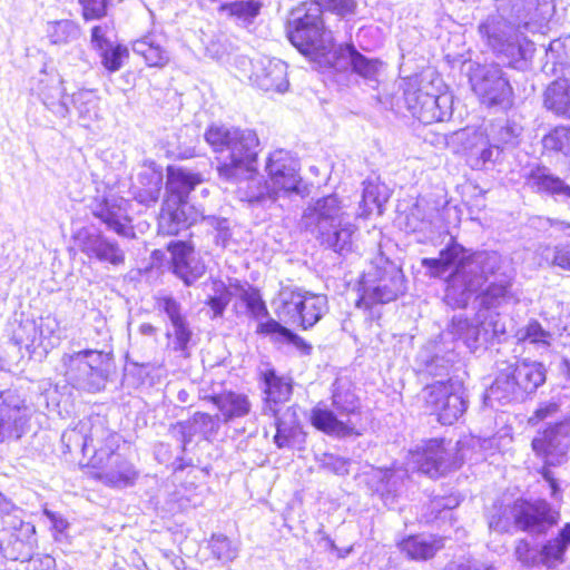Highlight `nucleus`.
I'll list each match as a JSON object with an SVG mask.
<instances>
[{
    "label": "nucleus",
    "instance_id": "obj_1",
    "mask_svg": "<svg viewBox=\"0 0 570 570\" xmlns=\"http://www.w3.org/2000/svg\"><path fill=\"white\" fill-rule=\"evenodd\" d=\"M422 266L431 277L445 278V302L453 307H465L472 296L485 284L478 296L481 307L491 309L520 302L513 288V276L504 268V261L497 252H476L466 256L458 243H451L439 257L423 258Z\"/></svg>",
    "mask_w": 570,
    "mask_h": 570
},
{
    "label": "nucleus",
    "instance_id": "obj_2",
    "mask_svg": "<svg viewBox=\"0 0 570 570\" xmlns=\"http://www.w3.org/2000/svg\"><path fill=\"white\" fill-rule=\"evenodd\" d=\"M205 140L217 155L220 178L237 183L255 171L259 139L254 130L212 125L205 131Z\"/></svg>",
    "mask_w": 570,
    "mask_h": 570
},
{
    "label": "nucleus",
    "instance_id": "obj_3",
    "mask_svg": "<svg viewBox=\"0 0 570 570\" xmlns=\"http://www.w3.org/2000/svg\"><path fill=\"white\" fill-rule=\"evenodd\" d=\"M301 226L337 253L351 250L352 236L356 230L336 195L309 203L303 212Z\"/></svg>",
    "mask_w": 570,
    "mask_h": 570
},
{
    "label": "nucleus",
    "instance_id": "obj_4",
    "mask_svg": "<svg viewBox=\"0 0 570 570\" xmlns=\"http://www.w3.org/2000/svg\"><path fill=\"white\" fill-rule=\"evenodd\" d=\"M287 36L304 55L326 56L334 48L332 31L324 27L320 7L313 2H303L291 11Z\"/></svg>",
    "mask_w": 570,
    "mask_h": 570
},
{
    "label": "nucleus",
    "instance_id": "obj_5",
    "mask_svg": "<svg viewBox=\"0 0 570 570\" xmlns=\"http://www.w3.org/2000/svg\"><path fill=\"white\" fill-rule=\"evenodd\" d=\"M479 33L497 57L507 60L514 69H524L535 50L531 40L499 14L482 21Z\"/></svg>",
    "mask_w": 570,
    "mask_h": 570
},
{
    "label": "nucleus",
    "instance_id": "obj_6",
    "mask_svg": "<svg viewBox=\"0 0 570 570\" xmlns=\"http://www.w3.org/2000/svg\"><path fill=\"white\" fill-rule=\"evenodd\" d=\"M546 381V368L538 362L508 364L501 368L485 394L490 406L523 401Z\"/></svg>",
    "mask_w": 570,
    "mask_h": 570
},
{
    "label": "nucleus",
    "instance_id": "obj_7",
    "mask_svg": "<svg viewBox=\"0 0 570 570\" xmlns=\"http://www.w3.org/2000/svg\"><path fill=\"white\" fill-rule=\"evenodd\" d=\"M111 357L97 350L65 353L58 371L66 382L78 390L98 392L107 382Z\"/></svg>",
    "mask_w": 570,
    "mask_h": 570
},
{
    "label": "nucleus",
    "instance_id": "obj_8",
    "mask_svg": "<svg viewBox=\"0 0 570 570\" xmlns=\"http://www.w3.org/2000/svg\"><path fill=\"white\" fill-rule=\"evenodd\" d=\"M333 410L315 407L312 411V423L327 434L337 436L352 435L355 432L353 417L357 415L360 401L347 381L337 379L333 384Z\"/></svg>",
    "mask_w": 570,
    "mask_h": 570
},
{
    "label": "nucleus",
    "instance_id": "obj_9",
    "mask_svg": "<svg viewBox=\"0 0 570 570\" xmlns=\"http://www.w3.org/2000/svg\"><path fill=\"white\" fill-rule=\"evenodd\" d=\"M557 523V514L544 500H517L511 507L493 513L489 527L498 532H508L512 525L530 533H541Z\"/></svg>",
    "mask_w": 570,
    "mask_h": 570
},
{
    "label": "nucleus",
    "instance_id": "obj_10",
    "mask_svg": "<svg viewBox=\"0 0 570 570\" xmlns=\"http://www.w3.org/2000/svg\"><path fill=\"white\" fill-rule=\"evenodd\" d=\"M401 97H392L389 107L401 112L405 108L412 117L424 125L444 121L452 116V96L449 94L431 95L421 90L413 80H404ZM387 105V102H385Z\"/></svg>",
    "mask_w": 570,
    "mask_h": 570
},
{
    "label": "nucleus",
    "instance_id": "obj_11",
    "mask_svg": "<svg viewBox=\"0 0 570 570\" xmlns=\"http://www.w3.org/2000/svg\"><path fill=\"white\" fill-rule=\"evenodd\" d=\"M466 445L464 442L429 440L410 451L409 464L430 478H439L454 471L464 462Z\"/></svg>",
    "mask_w": 570,
    "mask_h": 570
},
{
    "label": "nucleus",
    "instance_id": "obj_12",
    "mask_svg": "<svg viewBox=\"0 0 570 570\" xmlns=\"http://www.w3.org/2000/svg\"><path fill=\"white\" fill-rule=\"evenodd\" d=\"M327 311L325 295L302 289H283L279 293L275 312L285 323L296 324L307 330L314 326Z\"/></svg>",
    "mask_w": 570,
    "mask_h": 570
},
{
    "label": "nucleus",
    "instance_id": "obj_13",
    "mask_svg": "<svg viewBox=\"0 0 570 570\" xmlns=\"http://www.w3.org/2000/svg\"><path fill=\"white\" fill-rule=\"evenodd\" d=\"M422 399L426 411L436 415L438 421L444 425L453 424L466 410L462 384L453 379L426 385Z\"/></svg>",
    "mask_w": 570,
    "mask_h": 570
},
{
    "label": "nucleus",
    "instance_id": "obj_14",
    "mask_svg": "<svg viewBox=\"0 0 570 570\" xmlns=\"http://www.w3.org/2000/svg\"><path fill=\"white\" fill-rule=\"evenodd\" d=\"M405 291L404 275L401 268L392 263H386L374 274L367 273L360 282L358 307L370 308L374 304H386L394 301Z\"/></svg>",
    "mask_w": 570,
    "mask_h": 570
},
{
    "label": "nucleus",
    "instance_id": "obj_15",
    "mask_svg": "<svg viewBox=\"0 0 570 570\" xmlns=\"http://www.w3.org/2000/svg\"><path fill=\"white\" fill-rule=\"evenodd\" d=\"M469 80L480 102L487 107L509 108L513 102V89L499 65H475Z\"/></svg>",
    "mask_w": 570,
    "mask_h": 570
},
{
    "label": "nucleus",
    "instance_id": "obj_16",
    "mask_svg": "<svg viewBox=\"0 0 570 570\" xmlns=\"http://www.w3.org/2000/svg\"><path fill=\"white\" fill-rule=\"evenodd\" d=\"M265 170L268 174V181L272 186L259 187L261 193L256 194L255 198H262V195L287 197L291 194L298 193L301 181L298 163L288 151L277 149L271 153Z\"/></svg>",
    "mask_w": 570,
    "mask_h": 570
},
{
    "label": "nucleus",
    "instance_id": "obj_17",
    "mask_svg": "<svg viewBox=\"0 0 570 570\" xmlns=\"http://www.w3.org/2000/svg\"><path fill=\"white\" fill-rule=\"evenodd\" d=\"M117 445L111 449L100 446V450H96L91 455L88 464L97 470L95 475L104 484L117 489L132 487L139 472L134 464L115 451Z\"/></svg>",
    "mask_w": 570,
    "mask_h": 570
},
{
    "label": "nucleus",
    "instance_id": "obj_18",
    "mask_svg": "<svg viewBox=\"0 0 570 570\" xmlns=\"http://www.w3.org/2000/svg\"><path fill=\"white\" fill-rule=\"evenodd\" d=\"M61 442L68 452L79 449L83 456H91L100 446H116L118 436L110 432L100 419H96L92 422L81 421L76 428L65 431Z\"/></svg>",
    "mask_w": 570,
    "mask_h": 570
},
{
    "label": "nucleus",
    "instance_id": "obj_19",
    "mask_svg": "<svg viewBox=\"0 0 570 570\" xmlns=\"http://www.w3.org/2000/svg\"><path fill=\"white\" fill-rule=\"evenodd\" d=\"M548 428L532 441L533 451L549 466L561 464L567 458L570 443V416L548 423Z\"/></svg>",
    "mask_w": 570,
    "mask_h": 570
},
{
    "label": "nucleus",
    "instance_id": "obj_20",
    "mask_svg": "<svg viewBox=\"0 0 570 570\" xmlns=\"http://www.w3.org/2000/svg\"><path fill=\"white\" fill-rule=\"evenodd\" d=\"M128 206L127 199L112 193L97 196L90 205L92 215L99 218L108 229L121 237L131 238L135 232Z\"/></svg>",
    "mask_w": 570,
    "mask_h": 570
},
{
    "label": "nucleus",
    "instance_id": "obj_21",
    "mask_svg": "<svg viewBox=\"0 0 570 570\" xmlns=\"http://www.w3.org/2000/svg\"><path fill=\"white\" fill-rule=\"evenodd\" d=\"M458 354L453 342L443 343L441 336L428 342L417 353L415 365L420 373L434 377L450 374L456 362Z\"/></svg>",
    "mask_w": 570,
    "mask_h": 570
},
{
    "label": "nucleus",
    "instance_id": "obj_22",
    "mask_svg": "<svg viewBox=\"0 0 570 570\" xmlns=\"http://www.w3.org/2000/svg\"><path fill=\"white\" fill-rule=\"evenodd\" d=\"M30 419V409L14 391H0V442L19 439Z\"/></svg>",
    "mask_w": 570,
    "mask_h": 570
},
{
    "label": "nucleus",
    "instance_id": "obj_23",
    "mask_svg": "<svg viewBox=\"0 0 570 570\" xmlns=\"http://www.w3.org/2000/svg\"><path fill=\"white\" fill-rule=\"evenodd\" d=\"M570 546V522L560 531L559 535L548 541L540 552L532 549L530 544L520 540L515 547V557L524 567H535L539 564L552 567L556 562L561 561L568 547Z\"/></svg>",
    "mask_w": 570,
    "mask_h": 570
},
{
    "label": "nucleus",
    "instance_id": "obj_24",
    "mask_svg": "<svg viewBox=\"0 0 570 570\" xmlns=\"http://www.w3.org/2000/svg\"><path fill=\"white\" fill-rule=\"evenodd\" d=\"M249 80L264 91L285 92L289 86L287 65L276 58H255L252 60Z\"/></svg>",
    "mask_w": 570,
    "mask_h": 570
},
{
    "label": "nucleus",
    "instance_id": "obj_25",
    "mask_svg": "<svg viewBox=\"0 0 570 570\" xmlns=\"http://www.w3.org/2000/svg\"><path fill=\"white\" fill-rule=\"evenodd\" d=\"M404 228L417 235L419 243L433 240L442 228L439 209L423 199L417 200L405 216Z\"/></svg>",
    "mask_w": 570,
    "mask_h": 570
},
{
    "label": "nucleus",
    "instance_id": "obj_26",
    "mask_svg": "<svg viewBox=\"0 0 570 570\" xmlns=\"http://www.w3.org/2000/svg\"><path fill=\"white\" fill-rule=\"evenodd\" d=\"M31 90L56 117L66 118L70 114V109L63 100L62 78L57 71L41 70L35 78Z\"/></svg>",
    "mask_w": 570,
    "mask_h": 570
},
{
    "label": "nucleus",
    "instance_id": "obj_27",
    "mask_svg": "<svg viewBox=\"0 0 570 570\" xmlns=\"http://www.w3.org/2000/svg\"><path fill=\"white\" fill-rule=\"evenodd\" d=\"M79 248L88 258H95L100 263L119 266L125 263V253L118 243L108 239L101 233L80 230L77 236Z\"/></svg>",
    "mask_w": 570,
    "mask_h": 570
},
{
    "label": "nucleus",
    "instance_id": "obj_28",
    "mask_svg": "<svg viewBox=\"0 0 570 570\" xmlns=\"http://www.w3.org/2000/svg\"><path fill=\"white\" fill-rule=\"evenodd\" d=\"M36 528L23 520L22 510L12 504V509L0 511V548L10 544H32Z\"/></svg>",
    "mask_w": 570,
    "mask_h": 570
},
{
    "label": "nucleus",
    "instance_id": "obj_29",
    "mask_svg": "<svg viewBox=\"0 0 570 570\" xmlns=\"http://www.w3.org/2000/svg\"><path fill=\"white\" fill-rule=\"evenodd\" d=\"M202 216L188 203L176 204L171 199H164L158 217V230L164 235H177L195 224Z\"/></svg>",
    "mask_w": 570,
    "mask_h": 570
},
{
    "label": "nucleus",
    "instance_id": "obj_30",
    "mask_svg": "<svg viewBox=\"0 0 570 570\" xmlns=\"http://www.w3.org/2000/svg\"><path fill=\"white\" fill-rule=\"evenodd\" d=\"M171 254L173 271L190 286L205 273V264L196 256L194 248L185 242H171L168 245Z\"/></svg>",
    "mask_w": 570,
    "mask_h": 570
},
{
    "label": "nucleus",
    "instance_id": "obj_31",
    "mask_svg": "<svg viewBox=\"0 0 570 570\" xmlns=\"http://www.w3.org/2000/svg\"><path fill=\"white\" fill-rule=\"evenodd\" d=\"M456 137L463 144L468 161L473 169L484 168L487 164L494 161V154L499 155L500 146L490 145L482 131L462 130L456 134Z\"/></svg>",
    "mask_w": 570,
    "mask_h": 570
},
{
    "label": "nucleus",
    "instance_id": "obj_32",
    "mask_svg": "<svg viewBox=\"0 0 570 570\" xmlns=\"http://www.w3.org/2000/svg\"><path fill=\"white\" fill-rule=\"evenodd\" d=\"M527 185L537 193H543L556 200L570 204V185L550 173L546 167L531 169L525 179Z\"/></svg>",
    "mask_w": 570,
    "mask_h": 570
},
{
    "label": "nucleus",
    "instance_id": "obj_33",
    "mask_svg": "<svg viewBox=\"0 0 570 570\" xmlns=\"http://www.w3.org/2000/svg\"><path fill=\"white\" fill-rule=\"evenodd\" d=\"M200 181L202 178L198 174L180 167L169 166L167 168L165 199H171L176 204L187 203L188 195Z\"/></svg>",
    "mask_w": 570,
    "mask_h": 570
},
{
    "label": "nucleus",
    "instance_id": "obj_34",
    "mask_svg": "<svg viewBox=\"0 0 570 570\" xmlns=\"http://www.w3.org/2000/svg\"><path fill=\"white\" fill-rule=\"evenodd\" d=\"M480 326L470 322L462 316H453L450 325L443 331L440 336L443 343L453 342L456 347V342L461 341L470 351L478 348L480 338Z\"/></svg>",
    "mask_w": 570,
    "mask_h": 570
},
{
    "label": "nucleus",
    "instance_id": "obj_35",
    "mask_svg": "<svg viewBox=\"0 0 570 570\" xmlns=\"http://www.w3.org/2000/svg\"><path fill=\"white\" fill-rule=\"evenodd\" d=\"M163 173L155 168H145L138 175V185L134 186L135 199L147 207L155 205L161 193Z\"/></svg>",
    "mask_w": 570,
    "mask_h": 570
},
{
    "label": "nucleus",
    "instance_id": "obj_36",
    "mask_svg": "<svg viewBox=\"0 0 570 570\" xmlns=\"http://www.w3.org/2000/svg\"><path fill=\"white\" fill-rule=\"evenodd\" d=\"M212 401L219 410L225 423L246 416L252 409L247 395L232 391L214 395Z\"/></svg>",
    "mask_w": 570,
    "mask_h": 570
},
{
    "label": "nucleus",
    "instance_id": "obj_37",
    "mask_svg": "<svg viewBox=\"0 0 570 570\" xmlns=\"http://www.w3.org/2000/svg\"><path fill=\"white\" fill-rule=\"evenodd\" d=\"M544 106L558 116L570 118V81L559 79L548 86Z\"/></svg>",
    "mask_w": 570,
    "mask_h": 570
},
{
    "label": "nucleus",
    "instance_id": "obj_38",
    "mask_svg": "<svg viewBox=\"0 0 570 570\" xmlns=\"http://www.w3.org/2000/svg\"><path fill=\"white\" fill-rule=\"evenodd\" d=\"M363 186L358 216L367 217L375 209L382 214V207L390 197L387 187L375 180H365Z\"/></svg>",
    "mask_w": 570,
    "mask_h": 570
},
{
    "label": "nucleus",
    "instance_id": "obj_39",
    "mask_svg": "<svg viewBox=\"0 0 570 570\" xmlns=\"http://www.w3.org/2000/svg\"><path fill=\"white\" fill-rule=\"evenodd\" d=\"M132 51L141 56L150 67H163L168 60L167 51L160 46L153 35L145 36L132 42Z\"/></svg>",
    "mask_w": 570,
    "mask_h": 570
},
{
    "label": "nucleus",
    "instance_id": "obj_40",
    "mask_svg": "<svg viewBox=\"0 0 570 570\" xmlns=\"http://www.w3.org/2000/svg\"><path fill=\"white\" fill-rule=\"evenodd\" d=\"M71 101L81 120L94 121L99 118L100 98L96 90L79 89L71 95Z\"/></svg>",
    "mask_w": 570,
    "mask_h": 570
},
{
    "label": "nucleus",
    "instance_id": "obj_41",
    "mask_svg": "<svg viewBox=\"0 0 570 570\" xmlns=\"http://www.w3.org/2000/svg\"><path fill=\"white\" fill-rule=\"evenodd\" d=\"M344 52L355 73L368 81L377 79L382 62L377 59L367 58L356 51L353 46H346Z\"/></svg>",
    "mask_w": 570,
    "mask_h": 570
},
{
    "label": "nucleus",
    "instance_id": "obj_42",
    "mask_svg": "<svg viewBox=\"0 0 570 570\" xmlns=\"http://www.w3.org/2000/svg\"><path fill=\"white\" fill-rule=\"evenodd\" d=\"M517 337L521 342L529 343L538 351H548L553 341V334L542 327L537 320H531L519 328Z\"/></svg>",
    "mask_w": 570,
    "mask_h": 570
},
{
    "label": "nucleus",
    "instance_id": "obj_43",
    "mask_svg": "<svg viewBox=\"0 0 570 570\" xmlns=\"http://www.w3.org/2000/svg\"><path fill=\"white\" fill-rule=\"evenodd\" d=\"M436 540L422 537H410L400 543V549L412 560H428L441 549Z\"/></svg>",
    "mask_w": 570,
    "mask_h": 570
},
{
    "label": "nucleus",
    "instance_id": "obj_44",
    "mask_svg": "<svg viewBox=\"0 0 570 570\" xmlns=\"http://www.w3.org/2000/svg\"><path fill=\"white\" fill-rule=\"evenodd\" d=\"M46 33L52 45H67L77 40L80 36V28L71 20L49 21Z\"/></svg>",
    "mask_w": 570,
    "mask_h": 570
},
{
    "label": "nucleus",
    "instance_id": "obj_45",
    "mask_svg": "<svg viewBox=\"0 0 570 570\" xmlns=\"http://www.w3.org/2000/svg\"><path fill=\"white\" fill-rule=\"evenodd\" d=\"M529 226L550 237L570 238V222L546 216H532L529 218Z\"/></svg>",
    "mask_w": 570,
    "mask_h": 570
},
{
    "label": "nucleus",
    "instance_id": "obj_46",
    "mask_svg": "<svg viewBox=\"0 0 570 570\" xmlns=\"http://www.w3.org/2000/svg\"><path fill=\"white\" fill-rule=\"evenodd\" d=\"M265 393L267 403L277 404L286 401L292 393V386L282 377L277 376L274 371H267L264 374Z\"/></svg>",
    "mask_w": 570,
    "mask_h": 570
},
{
    "label": "nucleus",
    "instance_id": "obj_47",
    "mask_svg": "<svg viewBox=\"0 0 570 570\" xmlns=\"http://www.w3.org/2000/svg\"><path fill=\"white\" fill-rule=\"evenodd\" d=\"M542 145L547 151L570 157V127H556L543 137Z\"/></svg>",
    "mask_w": 570,
    "mask_h": 570
},
{
    "label": "nucleus",
    "instance_id": "obj_48",
    "mask_svg": "<svg viewBox=\"0 0 570 570\" xmlns=\"http://www.w3.org/2000/svg\"><path fill=\"white\" fill-rule=\"evenodd\" d=\"M522 126L514 121L507 119L502 122H498L492 127L493 140L500 145L515 146L522 134Z\"/></svg>",
    "mask_w": 570,
    "mask_h": 570
},
{
    "label": "nucleus",
    "instance_id": "obj_49",
    "mask_svg": "<svg viewBox=\"0 0 570 570\" xmlns=\"http://www.w3.org/2000/svg\"><path fill=\"white\" fill-rule=\"evenodd\" d=\"M220 422L219 415L196 412L191 419V429L195 433L202 434L204 439L212 440L217 435Z\"/></svg>",
    "mask_w": 570,
    "mask_h": 570
},
{
    "label": "nucleus",
    "instance_id": "obj_50",
    "mask_svg": "<svg viewBox=\"0 0 570 570\" xmlns=\"http://www.w3.org/2000/svg\"><path fill=\"white\" fill-rule=\"evenodd\" d=\"M542 259L552 266L570 272V243L546 246L541 252Z\"/></svg>",
    "mask_w": 570,
    "mask_h": 570
},
{
    "label": "nucleus",
    "instance_id": "obj_51",
    "mask_svg": "<svg viewBox=\"0 0 570 570\" xmlns=\"http://www.w3.org/2000/svg\"><path fill=\"white\" fill-rule=\"evenodd\" d=\"M98 52L101 59V65L109 72L118 71L122 67L124 61L129 57L127 47L122 45L111 43Z\"/></svg>",
    "mask_w": 570,
    "mask_h": 570
},
{
    "label": "nucleus",
    "instance_id": "obj_52",
    "mask_svg": "<svg viewBox=\"0 0 570 570\" xmlns=\"http://www.w3.org/2000/svg\"><path fill=\"white\" fill-rule=\"evenodd\" d=\"M171 331H167L166 336L173 338V350L187 355L188 344L191 340L193 332L187 318L170 324Z\"/></svg>",
    "mask_w": 570,
    "mask_h": 570
},
{
    "label": "nucleus",
    "instance_id": "obj_53",
    "mask_svg": "<svg viewBox=\"0 0 570 570\" xmlns=\"http://www.w3.org/2000/svg\"><path fill=\"white\" fill-rule=\"evenodd\" d=\"M276 429L274 440L278 448H289L301 433L298 425L295 424L294 421L286 422L282 419H277Z\"/></svg>",
    "mask_w": 570,
    "mask_h": 570
},
{
    "label": "nucleus",
    "instance_id": "obj_54",
    "mask_svg": "<svg viewBox=\"0 0 570 570\" xmlns=\"http://www.w3.org/2000/svg\"><path fill=\"white\" fill-rule=\"evenodd\" d=\"M156 308L167 316V320L170 324L187 318L183 313L181 304L173 296L157 297Z\"/></svg>",
    "mask_w": 570,
    "mask_h": 570
},
{
    "label": "nucleus",
    "instance_id": "obj_55",
    "mask_svg": "<svg viewBox=\"0 0 570 570\" xmlns=\"http://www.w3.org/2000/svg\"><path fill=\"white\" fill-rule=\"evenodd\" d=\"M40 336L49 340V344L57 345L63 338V330L56 316L42 317L39 324Z\"/></svg>",
    "mask_w": 570,
    "mask_h": 570
},
{
    "label": "nucleus",
    "instance_id": "obj_56",
    "mask_svg": "<svg viewBox=\"0 0 570 570\" xmlns=\"http://www.w3.org/2000/svg\"><path fill=\"white\" fill-rule=\"evenodd\" d=\"M43 514L51 523V531L55 540L57 542H68V530L70 528L68 520L62 514L53 512L47 508L43 509Z\"/></svg>",
    "mask_w": 570,
    "mask_h": 570
},
{
    "label": "nucleus",
    "instance_id": "obj_57",
    "mask_svg": "<svg viewBox=\"0 0 570 570\" xmlns=\"http://www.w3.org/2000/svg\"><path fill=\"white\" fill-rule=\"evenodd\" d=\"M212 551L218 560L230 561L237 554L236 547L223 534H214L210 542Z\"/></svg>",
    "mask_w": 570,
    "mask_h": 570
},
{
    "label": "nucleus",
    "instance_id": "obj_58",
    "mask_svg": "<svg viewBox=\"0 0 570 570\" xmlns=\"http://www.w3.org/2000/svg\"><path fill=\"white\" fill-rule=\"evenodd\" d=\"M313 3L320 7V11H331L337 16L345 17L354 12L355 0H314Z\"/></svg>",
    "mask_w": 570,
    "mask_h": 570
},
{
    "label": "nucleus",
    "instance_id": "obj_59",
    "mask_svg": "<svg viewBox=\"0 0 570 570\" xmlns=\"http://www.w3.org/2000/svg\"><path fill=\"white\" fill-rule=\"evenodd\" d=\"M215 295L209 296L206 304L210 307L214 313V317L222 316L227 304L229 303V293L222 282L214 283Z\"/></svg>",
    "mask_w": 570,
    "mask_h": 570
},
{
    "label": "nucleus",
    "instance_id": "obj_60",
    "mask_svg": "<svg viewBox=\"0 0 570 570\" xmlns=\"http://www.w3.org/2000/svg\"><path fill=\"white\" fill-rule=\"evenodd\" d=\"M262 186H272V184L269 181L263 180L261 178H250L247 180L246 199L249 203H259V204L266 205L267 203L274 204L279 198H282L281 196H275V197L271 196L269 197V195L268 196L262 195V198L253 197V196H256V194L261 193L259 187H262Z\"/></svg>",
    "mask_w": 570,
    "mask_h": 570
},
{
    "label": "nucleus",
    "instance_id": "obj_61",
    "mask_svg": "<svg viewBox=\"0 0 570 570\" xmlns=\"http://www.w3.org/2000/svg\"><path fill=\"white\" fill-rule=\"evenodd\" d=\"M202 219L217 232L215 236L216 244L225 247L230 238L228 220L216 216H202Z\"/></svg>",
    "mask_w": 570,
    "mask_h": 570
},
{
    "label": "nucleus",
    "instance_id": "obj_62",
    "mask_svg": "<svg viewBox=\"0 0 570 570\" xmlns=\"http://www.w3.org/2000/svg\"><path fill=\"white\" fill-rule=\"evenodd\" d=\"M86 20L100 19L106 16L109 0H79Z\"/></svg>",
    "mask_w": 570,
    "mask_h": 570
},
{
    "label": "nucleus",
    "instance_id": "obj_63",
    "mask_svg": "<svg viewBox=\"0 0 570 570\" xmlns=\"http://www.w3.org/2000/svg\"><path fill=\"white\" fill-rule=\"evenodd\" d=\"M259 3L253 0L235 1L228 6L232 16H236L244 20L256 17L259 12Z\"/></svg>",
    "mask_w": 570,
    "mask_h": 570
},
{
    "label": "nucleus",
    "instance_id": "obj_64",
    "mask_svg": "<svg viewBox=\"0 0 570 570\" xmlns=\"http://www.w3.org/2000/svg\"><path fill=\"white\" fill-rule=\"evenodd\" d=\"M559 413V404L556 402H542L534 411L533 415L529 419L531 424H535L540 421H547L557 417Z\"/></svg>",
    "mask_w": 570,
    "mask_h": 570
}]
</instances>
